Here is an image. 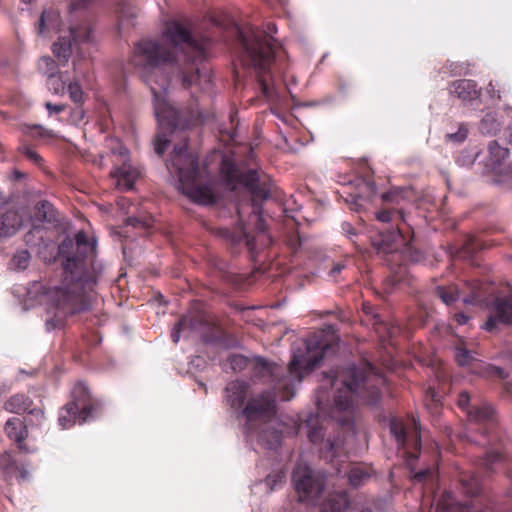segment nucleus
<instances>
[{
    "instance_id": "5701e85b",
    "label": "nucleus",
    "mask_w": 512,
    "mask_h": 512,
    "mask_svg": "<svg viewBox=\"0 0 512 512\" xmlns=\"http://www.w3.org/2000/svg\"><path fill=\"white\" fill-rule=\"evenodd\" d=\"M502 127V122L498 119L497 114L488 112L482 118L479 124V130L485 135H496Z\"/></svg>"
},
{
    "instance_id": "2eb2a0df",
    "label": "nucleus",
    "mask_w": 512,
    "mask_h": 512,
    "mask_svg": "<svg viewBox=\"0 0 512 512\" xmlns=\"http://www.w3.org/2000/svg\"><path fill=\"white\" fill-rule=\"evenodd\" d=\"M7 437L16 442L20 449L25 448V439L28 436V428L25 422L18 417H11L4 426Z\"/></svg>"
},
{
    "instance_id": "774afa93",
    "label": "nucleus",
    "mask_w": 512,
    "mask_h": 512,
    "mask_svg": "<svg viewBox=\"0 0 512 512\" xmlns=\"http://www.w3.org/2000/svg\"><path fill=\"white\" fill-rule=\"evenodd\" d=\"M507 139L508 142L512 145V123L507 127Z\"/></svg>"
},
{
    "instance_id": "e2e57ef3",
    "label": "nucleus",
    "mask_w": 512,
    "mask_h": 512,
    "mask_svg": "<svg viewBox=\"0 0 512 512\" xmlns=\"http://www.w3.org/2000/svg\"><path fill=\"white\" fill-rule=\"evenodd\" d=\"M344 268V265L341 263H337L333 266V268L330 270V275L334 276L338 273H340Z\"/></svg>"
},
{
    "instance_id": "7c9ffc66",
    "label": "nucleus",
    "mask_w": 512,
    "mask_h": 512,
    "mask_svg": "<svg viewBox=\"0 0 512 512\" xmlns=\"http://www.w3.org/2000/svg\"><path fill=\"white\" fill-rule=\"evenodd\" d=\"M38 69L41 73L45 74L47 77L52 76L53 74L58 73L57 64L53 58L50 56H43L38 61Z\"/></svg>"
},
{
    "instance_id": "bf43d9fd",
    "label": "nucleus",
    "mask_w": 512,
    "mask_h": 512,
    "mask_svg": "<svg viewBox=\"0 0 512 512\" xmlns=\"http://www.w3.org/2000/svg\"><path fill=\"white\" fill-rule=\"evenodd\" d=\"M487 92L490 94L491 97H496L497 99H500V91L496 89V86L493 82H490L487 86Z\"/></svg>"
},
{
    "instance_id": "39448f33",
    "label": "nucleus",
    "mask_w": 512,
    "mask_h": 512,
    "mask_svg": "<svg viewBox=\"0 0 512 512\" xmlns=\"http://www.w3.org/2000/svg\"><path fill=\"white\" fill-rule=\"evenodd\" d=\"M171 165L176 169L179 189L190 200L201 205L215 202V195L211 184H202V175L198 167L197 158L187 152V142L174 147Z\"/></svg>"
},
{
    "instance_id": "3c124183",
    "label": "nucleus",
    "mask_w": 512,
    "mask_h": 512,
    "mask_svg": "<svg viewBox=\"0 0 512 512\" xmlns=\"http://www.w3.org/2000/svg\"><path fill=\"white\" fill-rule=\"evenodd\" d=\"M432 476V472L429 470V469H426V470H420L418 472H416L414 475H413V480L415 482H423L425 481L428 477H431Z\"/></svg>"
},
{
    "instance_id": "9d476101",
    "label": "nucleus",
    "mask_w": 512,
    "mask_h": 512,
    "mask_svg": "<svg viewBox=\"0 0 512 512\" xmlns=\"http://www.w3.org/2000/svg\"><path fill=\"white\" fill-rule=\"evenodd\" d=\"M276 414V400L272 393L265 392L252 397L242 409L248 420L270 419Z\"/></svg>"
},
{
    "instance_id": "de8ad7c7",
    "label": "nucleus",
    "mask_w": 512,
    "mask_h": 512,
    "mask_svg": "<svg viewBox=\"0 0 512 512\" xmlns=\"http://www.w3.org/2000/svg\"><path fill=\"white\" fill-rule=\"evenodd\" d=\"M400 191L399 190H391L382 195V199L387 202L399 203Z\"/></svg>"
},
{
    "instance_id": "2f4dec72",
    "label": "nucleus",
    "mask_w": 512,
    "mask_h": 512,
    "mask_svg": "<svg viewBox=\"0 0 512 512\" xmlns=\"http://www.w3.org/2000/svg\"><path fill=\"white\" fill-rule=\"evenodd\" d=\"M369 478L368 473L358 467H354L349 471L348 480L353 487L362 485Z\"/></svg>"
},
{
    "instance_id": "6e6d98bb",
    "label": "nucleus",
    "mask_w": 512,
    "mask_h": 512,
    "mask_svg": "<svg viewBox=\"0 0 512 512\" xmlns=\"http://www.w3.org/2000/svg\"><path fill=\"white\" fill-rule=\"evenodd\" d=\"M415 446H420V424L413 419Z\"/></svg>"
},
{
    "instance_id": "423d86ee",
    "label": "nucleus",
    "mask_w": 512,
    "mask_h": 512,
    "mask_svg": "<svg viewBox=\"0 0 512 512\" xmlns=\"http://www.w3.org/2000/svg\"><path fill=\"white\" fill-rule=\"evenodd\" d=\"M328 348V344L320 343L316 336L304 341L303 348H298L290 361V378L295 375L301 381L319 365Z\"/></svg>"
},
{
    "instance_id": "473e14b6",
    "label": "nucleus",
    "mask_w": 512,
    "mask_h": 512,
    "mask_svg": "<svg viewBox=\"0 0 512 512\" xmlns=\"http://www.w3.org/2000/svg\"><path fill=\"white\" fill-rule=\"evenodd\" d=\"M455 360L458 365L465 367L469 366L475 358L466 348L458 346L455 348Z\"/></svg>"
},
{
    "instance_id": "a18cd8bd",
    "label": "nucleus",
    "mask_w": 512,
    "mask_h": 512,
    "mask_svg": "<svg viewBox=\"0 0 512 512\" xmlns=\"http://www.w3.org/2000/svg\"><path fill=\"white\" fill-rule=\"evenodd\" d=\"M502 459L501 454L498 452H489L486 454L485 458L483 459V465L487 469H492V465Z\"/></svg>"
},
{
    "instance_id": "338daca9",
    "label": "nucleus",
    "mask_w": 512,
    "mask_h": 512,
    "mask_svg": "<svg viewBox=\"0 0 512 512\" xmlns=\"http://www.w3.org/2000/svg\"><path fill=\"white\" fill-rule=\"evenodd\" d=\"M25 177V174L19 170H14L12 174L13 180H20Z\"/></svg>"
},
{
    "instance_id": "f03ea898",
    "label": "nucleus",
    "mask_w": 512,
    "mask_h": 512,
    "mask_svg": "<svg viewBox=\"0 0 512 512\" xmlns=\"http://www.w3.org/2000/svg\"><path fill=\"white\" fill-rule=\"evenodd\" d=\"M59 255L65 260L63 279L59 286L45 292L47 301L56 309L54 319H47L48 329L57 327L67 315L88 310L93 299L97 275L92 269L95 243L80 231L75 238H66L59 246Z\"/></svg>"
},
{
    "instance_id": "f704fd0d",
    "label": "nucleus",
    "mask_w": 512,
    "mask_h": 512,
    "mask_svg": "<svg viewBox=\"0 0 512 512\" xmlns=\"http://www.w3.org/2000/svg\"><path fill=\"white\" fill-rule=\"evenodd\" d=\"M249 190L252 194L253 209H260L259 202L269 197L268 190L259 184Z\"/></svg>"
},
{
    "instance_id": "13d9d810",
    "label": "nucleus",
    "mask_w": 512,
    "mask_h": 512,
    "mask_svg": "<svg viewBox=\"0 0 512 512\" xmlns=\"http://www.w3.org/2000/svg\"><path fill=\"white\" fill-rule=\"evenodd\" d=\"M470 401V396L467 392H462L460 395H459V400H458V404L460 407L464 408L468 405Z\"/></svg>"
},
{
    "instance_id": "393cba45",
    "label": "nucleus",
    "mask_w": 512,
    "mask_h": 512,
    "mask_svg": "<svg viewBox=\"0 0 512 512\" xmlns=\"http://www.w3.org/2000/svg\"><path fill=\"white\" fill-rule=\"evenodd\" d=\"M305 425L307 428V435L311 442L318 443L323 440V428L319 423V418L317 415H309L305 421Z\"/></svg>"
},
{
    "instance_id": "864d4df0",
    "label": "nucleus",
    "mask_w": 512,
    "mask_h": 512,
    "mask_svg": "<svg viewBox=\"0 0 512 512\" xmlns=\"http://www.w3.org/2000/svg\"><path fill=\"white\" fill-rule=\"evenodd\" d=\"M256 368L259 369V372L266 373L271 371V365L266 362L264 359H259L256 362Z\"/></svg>"
},
{
    "instance_id": "69168bd1",
    "label": "nucleus",
    "mask_w": 512,
    "mask_h": 512,
    "mask_svg": "<svg viewBox=\"0 0 512 512\" xmlns=\"http://www.w3.org/2000/svg\"><path fill=\"white\" fill-rule=\"evenodd\" d=\"M364 185H365V187L367 188V190L369 191L370 194H375L376 193V187H375V184L373 182L365 181Z\"/></svg>"
},
{
    "instance_id": "58836bf2",
    "label": "nucleus",
    "mask_w": 512,
    "mask_h": 512,
    "mask_svg": "<svg viewBox=\"0 0 512 512\" xmlns=\"http://www.w3.org/2000/svg\"><path fill=\"white\" fill-rule=\"evenodd\" d=\"M468 128L465 124H461L458 130L454 133H448L446 138L454 143L463 142L468 136Z\"/></svg>"
},
{
    "instance_id": "cd10ccee",
    "label": "nucleus",
    "mask_w": 512,
    "mask_h": 512,
    "mask_svg": "<svg viewBox=\"0 0 512 512\" xmlns=\"http://www.w3.org/2000/svg\"><path fill=\"white\" fill-rule=\"evenodd\" d=\"M47 78V85L54 94H65L67 84L64 80V74L62 72H58L52 76H48Z\"/></svg>"
},
{
    "instance_id": "f257e3e1",
    "label": "nucleus",
    "mask_w": 512,
    "mask_h": 512,
    "mask_svg": "<svg viewBox=\"0 0 512 512\" xmlns=\"http://www.w3.org/2000/svg\"><path fill=\"white\" fill-rule=\"evenodd\" d=\"M181 52L187 60L200 61L205 57L203 43L191 35L190 23L173 20L166 24L161 41L142 40L135 45L133 63L144 73V79L153 94L154 113L160 131L154 139V148L162 155L170 142L169 134L181 126L177 110L165 98L169 86L167 77L156 78V70L173 64Z\"/></svg>"
},
{
    "instance_id": "8fccbe9b",
    "label": "nucleus",
    "mask_w": 512,
    "mask_h": 512,
    "mask_svg": "<svg viewBox=\"0 0 512 512\" xmlns=\"http://www.w3.org/2000/svg\"><path fill=\"white\" fill-rule=\"evenodd\" d=\"M253 214L256 219V229L261 233L264 232L266 227L260 209H256V212L255 209H253Z\"/></svg>"
},
{
    "instance_id": "a878e982",
    "label": "nucleus",
    "mask_w": 512,
    "mask_h": 512,
    "mask_svg": "<svg viewBox=\"0 0 512 512\" xmlns=\"http://www.w3.org/2000/svg\"><path fill=\"white\" fill-rule=\"evenodd\" d=\"M282 434L275 430L268 428L260 434V442L268 449L276 450L282 443Z\"/></svg>"
},
{
    "instance_id": "c03bdc74",
    "label": "nucleus",
    "mask_w": 512,
    "mask_h": 512,
    "mask_svg": "<svg viewBox=\"0 0 512 512\" xmlns=\"http://www.w3.org/2000/svg\"><path fill=\"white\" fill-rule=\"evenodd\" d=\"M128 225H131L133 227H142V228H148L151 226L152 218L151 217H129L126 220Z\"/></svg>"
},
{
    "instance_id": "e433bc0d",
    "label": "nucleus",
    "mask_w": 512,
    "mask_h": 512,
    "mask_svg": "<svg viewBox=\"0 0 512 512\" xmlns=\"http://www.w3.org/2000/svg\"><path fill=\"white\" fill-rule=\"evenodd\" d=\"M194 319L190 317H183L179 320V322L175 325L174 330L172 331L171 338L174 343H177L180 339V332L185 330L187 327H191L193 325Z\"/></svg>"
},
{
    "instance_id": "b1692460",
    "label": "nucleus",
    "mask_w": 512,
    "mask_h": 512,
    "mask_svg": "<svg viewBox=\"0 0 512 512\" xmlns=\"http://www.w3.org/2000/svg\"><path fill=\"white\" fill-rule=\"evenodd\" d=\"M488 150L489 162L493 169L499 168L509 154V150L500 146L497 141H491L489 143Z\"/></svg>"
},
{
    "instance_id": "ea45409f",
    "label": "nucleus",
    "mask_w": 512,
    "mask_h": 512,
    "mask_svg": "<svg viewBox=\"0 0 512 512\" xmlns=\"http://www.w3.org/2000/svg\"><path fill=\"white\" fill-rule=\"evenodd\" d=\"M128 149L122 146L120 143H117L116 147L112 148V154L117 159L115 160L116 165L121 164L123 161H129L128 159Z\"/></svg>"
},
{
    "instance_id": "a19ab883",
    "label": "nucleus",
    "mask_w": 512,
    "mask_h": 512,
    "mask_svg": "<svg viewBox=\"0 0 512 512\" xmlns=\"http://www.w3.org/2000/svg\"><path fill=\"white\" fill-rule=\"evenodd\" d=\"M461 484L466 494L475 495L478 491V481L475 477L469 479L462 478Z\"/></svg>"
},
{
    "instance_id": "a211bd4d",
    "label": "nucleus",
    "mask_w": 512,
    "mask_h": 512,
    "mask_svg": "<svg viewBox=\"0 0 512 512\" xmlns=\"http://www.w3.org/2000/svg\"><path fill=\"white\" fill-rule=\"evenodd\" d=\"M348 506V495L345 492H338L329 495L321 504L320 512H344Z\"/></svg>"
},
{
    "instance_id": "0e129e2a",
    "label": "nucleus",
    "mask_w": 512,
    "mask_h": 512,
    "mask_svg": "<svg viewBox=\"0 0 512 512\" xmlns=\"http://www.w3.org/2000/svg\"><path fill=\"white\" fill-rule=\"evenodd\" d=\"M455 319L459 324H465L468 321V317L464 313H457Z\"/></svg>"
},
{
    "instance_id": "0eeeda50",
    "label": "nucleus",
    "mask_w": 512,
    "mask_h": 512,
    "mask_svg": "<svg viewBox=\"0 0 512 512\" xmlns=\"http://www.w3.org/2000/svg\"><path fill=\"white\" fill-rule=\"evenodd\" d=\"M72 396L73 400L67 403L59 413L58 421L63 429L73 426L77 418L80 419V423H83L92 415L93 405L84 384H77L72 391Z\"/></svg>"
},
{
    "instance_id": "6ab92c4d",
    "label": "nucleus",
    "mask_w": 512,
    "mask_h": 512,
    "mask_svg": "<svg viewBox=\"0 0 512 512\" xmlns=\"http://www.w3.org/2000/svg\"><path fill=\"white\" fill-rule=\"evenodd\" d=\"M74 42L70 36H61L53 44L52 51L55 57L62 63H67L71 54Z\"/></svg>"
},
{
    "instance_id": "bb28decb",
    "label": "nucleus",
    "mask_w": 512,
    "mask_h": 512,
    "mask_svg": "<svg viewBox=\"0 0 512 512\" xmlns=\"http://www.w3.org/2000/svg\"><path fill=\"white\" fill-rule=\"evenodd\" d=\"M478 249H480V244L472 236H469L461 246L455 249L454 253L465 259L471 257Z\"/></svg>"
},
{
    "instance_id": "603ef678",
    "label": "nucleus",
    "mask_w": 512,
    "mask_h": 512,
    "mask_svg": "<svg viewBox=\"0 0 512 512\" xmlns=\"http://www.w3.org/2000/svg\"><path fill=\"white\" fill-rule=\"evenodd\" d=\"M45 107L49 111L50 114L52 113H60L65 109V105L63 104H52L51 102H46Z\"/></svg>"
},
{
    "instance_id": "c9c22d12",
    "label": "nucleus",
    "mask_w": 512,
    "mask_h": 512,
    "mask_svg": "<svg viewBox=\"0 0 512 512\" xmlns=\"http://www.w3.org/2000/svg\"><path fill=\"white\" fill-rule=\"evenodd\" d=\"M66 90L69 93L70 99L78 104L83 101V91L77 80H74L68 84Z\"/></svg>"
},
{
    "instance_id": "aec40b11",
    "label": "nucleus",
    "mask_w": 512,
    "mask_h": 512,
    "mask_svg": "<svg viewBox=\"0 0 512 512\" xmlns=\"http://www.w3.org/2000/svg\"><path fill=\"white\" fill-rule=\"evenodd\" d=\"M468 419L476 423H491L494 421V410L488 404L473 405L468 411Z\"/></svg>"
},
{
    "instance_id": "1a4fd4ad",
    "label": "nucleus",
    "mask_w": 512,
    "mask_h": 512,
    "mask_svg": "<svg viewBox=\"0 0 512 512\" xmlns=\"http://www.w3.org/2000/svg\"><path fill=\"white\" fill-rule=\"evenodd\" d=\"M295 490L300 502L315 504L324 489V480L309 467H298L294 472Z\"/></svg>"
},
{
    "instance_id": "f8f14e48",
    "label": "nucleus",
    "mask_w": 512,
    "mask_h": 512,
    "mask_svg": "<svg viewBox=\"0 0 512 512\" xmlns=\"http://www.w3.org/2000/svg\"><path fill=\"white\" fill-rule=\"evenodd\" d=\"M497 322L512 324V296L495 300L493 314L488 318L484 327L486 330L492 331Z\"/></svg>"
},
{
    "instance_id": "dca6fc26",
    "label": "nucleus",
    "mask_w": 512,
    "mask_h": 512,
    "mask_svg": "<svg viewBox=\"0 0 512 512\" xmlns=\"http://www.w3.org/2000/svg\"><path fill=\"white\" fill-rule=\"evenodd\" d=\"M452 93H454L463 102H469L473 105L479 100L480 92L477 85L472 80H458L452 83Z\"/></svg>"
},
{
    "instance_id": "4d7b16f0",
    "label": "nucleus",
    "mask_w": 512,
    "mask_h": 512,
    "mask_svg": "<svg viewBox=\"0 0 512 512\" xmlns=\"http://www.w3.org/2000/svg\"><path fill=\"white\" fill-rule=\"evenodd\" d=\"M376 217L381 222H389L391 220V212L388 210H383L378 212Z\"/></svg>"
},
{
    "instance_id": "7ed1b4c3",
    "label": "nucleus",
    "mask_w": 512,
    "mask_h": 512,
    "mask_svg": "<svg viewBox=\"0 0 512 512\" xmlns=\"http://www.w3.org/2000/svg\"><path fill=\"white\" fill-rule=\"evenodd\" d=\"M327 378H331V386L336 382L341 383L334 398L332 416L342 426L352 425V407L355 402L376 405L380 401L381 394L377 385L383 382V379L372 371L370 364L351 367Z\"/></svg>"
},
{
    "instance_id": "72a5a7b5",
    "label": "nucleus",
    "mask_w": 512,
    "mask_h": 512,
    "mask_svg": "<svg viewBox=\"0 0 512 512\" xmlns=\"http://www.w3.org/2000/svg\"><path fill=\"white\" fill-rule=\"evenodd\" d=\"M390 431L400 445L405 444L407 438L406 428L400 421L392 420L390 423Z\"/></svg>"
},
{
    "instance_id": "5fc2aeb1",
    "label": "nucleus",
    "mask_w": 512,
    "mask_h": 512,
    "mask_svg": "<svg viewBox=\"0 0 512 512\" xmlns=\"http://www.w3.org/2000/svg\"><path fill=\"white\" fill-rule=\"evenodd\" d=\"M0 466L5 467L9 471L11 469V467L13 466L11 455L4 454L0 458Z\"/></svg>"
},
{
    "instance_id": "20e7f679",
    "label": "nucleus",
    "mask_w": 512,
    "mask_h": 512,
    "mask_svg": "<svg viewBox=\"0 0 512 512\" xmlns=\"http://www.w3.org/2000/svg\"><path fill=\"white\" fill-rule=\"evenodd\" d=\"M238 36L243 47L244 66L254 70L263 94L268 96L269 80L272 79L275 62V49L272 44L275 39L253 29L247 32L239 30Z\"/></svg>"
},
{
    "instance_id": "09e8293b",
    "label": "nucleus",
    "mask_w": 512,
    "mask_h": 512,
    "mask_svg": "<svg viewBox=\"0 0 512 512\" xmlns=\"http://www.w3.org/2000/svg\"><path fill=\"white\" fill-rule=\"evenodd\" d=\"M198 77H199V69L198 68H196L195 73H192L190 75H188L184 72L183 77H182L183 86L186 88L190 87L194 83L196 78H198Z\"/></svg>"
},
{
    "instance_id": "f3484780",
    "label": "nucleus",
    "mask_w": 512,
    "mask_h": 512,
    "mask_svg": "<svg viewBox=\"0 0 512 512\" xmlns=\"http://www.w3.org/2000/svg\"><path fill=\"white\" fill-rule=\"evenodd\" d=\"M22 225L20 215L9 210L0 217V237H10L14 235Z\"/></svg>"
},
{
    "instance_id": "79ce46f5",
    "label": "nucleus",
    "mask_w": 512,
    "mask_h": 512,
    "mask_svg": "<svg viewBox=\"0 0 512 512\" xmlns=\"http://www.w3.org/2000/svg\"><path fill=\"white\" fill-rule=\"evenodd\" d=\"M228 361L231 369L234 371L243 370L247 365V359L241 355H232Z\"/></svg>"
},
{
    "instance_id": "4468645a",
    "label": "nucleus",
    "mask_w": 512,
    "mask_h": 512,
    "mask_svg": "<svg viewBox=\"0 0 512 512\" xmlns=\"http://www.w3.org/2000/svg\"><path fill=\"white\" fill-rule=\"evenodd\" d=\"M248 384L245 381H232L225 388L227 404L235 410H240L248 394Z\"/></svg>"
},
{
    "instance_id": "9b49d317",
    "label": "nucleus",
    "mask_w": 512,
    "mask_h": 512,
    "mask_svg": "<svg viewBox=\"0 0 512 512\" xmlns=\"http://www.w3.org/2000/svg\"><path fill=\"white\" fill-rule=\"evenodd\" d=\"M33 401L22 393H17L9 397L3 408L14 414H22L27 412L30 416L35 417L37 424H41L44 419V411L41 407H32Z\"/></svg>"
},
{
    "instance_id": "c85d7f7f",
    "label": "nucleus",
    "mask_w": 512,
    "mask_h": 512,
    "mask_svg": "<svg viewBox=\"0 0 512 512\" xmlns=\"http://www.w3.org/2000/svg\"><path fill=\"white\" fill-rule=\"evenodd\" d=\"M286 478V472L285 469L282 468L279 471H274L270 473L266 479L265 484L269 488V491H273L278 487H282L284 485Z\"/></svg>"
},
{
    "instance_id": "37998d69",
    "label": "nucleus",
    "mask_w": 512,
    "mask_h": 512,
    "mask_svg": "<svg viewBox=\"0 0 512 512\" xmlns=\"http://www.w3.org/2000/svg\"><path fill=\"white\" fill-rule=\"evenodd\" d=\"M242 181L244 184L251 189L252 187L259 184V175L255 170H250L244 175H242Z\"/></svg>"
},
{
    "instance_id": "c756f323",
    "label": "nucleus",
    "mask_w": 512,
    "mask_h": 512,
    "mask_svg": "<svg viewBox=\"0 0 512 512\" xmlns=\"http://www.w3.org/2000/svg\"><path fill=\"white\" fill-rule=\"evenodd\" d=\"M437 296L446 304L451 305L459 298V292L455 287H437L436 288Z\"/></svg>"
},
{
    "instance_id": "49530a36",
    "label": "nucleus",
    "mask_w": 512,
    "mask_h": 512,
    "mask_svg": "<svg viewBox=\"0 0 512 512\" xmlns=\"http://www.w3.org/2000/svg\"><path fill=\"white\" fill-rule=\"evenodd\" d=\"M20 151L34 163H38L41 160V157L32 148L28 146H22L20 148Z\"/></svg>"
},
{
    "instance_id": "4c0bfd02",
    "label": "nucleus",
    "mask_w": 512,
    "mask_h": 512,
    "mask_svg": "<svg viewBox=\"0 0 512 512\" xmlns=\"http://www.w3.org/2000/svg\"><path fill=\"white\" fill-rule=\"evenodd\" d=\"M29 261H30V254L26 250L17 252L12 259L13 264L18 269L27 268Z\"/></svg>"
},
{
    "instance_id": "052dcab7",
    "label": "nucleus",
    "mask_w": 512,
    "mask_h": 512,
    "mask_svg": "<svg viewBox=\"0 0 512 512\" xmlns=\"http://www.w3.org/2000/svg\"><path fill=\"white\" fill-rule=\"evenodd\" d=\"M45 18H46V13L43 12L41 15V18L39 20V26H38V33L41 35L45 33Z\"/></svg>"
},
{
    "instance_id": "6e6552de",
    "label": "nucleus",
    "mask_w": 512,
    "mask_h": 512,
    "mask_svg": "<svg viewBox=\"0 0 512 512\" xmlns=\"http://www.w3.org/2000/svg\"><path fill=\"white\" fill-rule=\"evenodd\" d=\"M372 246L378 254L383 256L400 252L413 262H417L421 258L420 253L414 250L409 242L404 241L402 229L399 227L396 230L379 233L372 239Z\"/></svg>"
},
{
    "instance_id": "680f3d73",
    "label": "nucleus",
    "mask_w": 512,
    "mask_h": 512,
    "mask_svg": "<svg viewBox=\"0 0 512 512\" xmlns=\"http://www.w3.org/2000/svg\"><path fill=\"white\" fill-rule=\"evenodd\" d=\"M243 236L246 241V245L252 250L254 249V238L250 237L246 231H243Z\"/></svg>"
},
{
    "instance_id": "412c9836",
    "label": "nucleus",
    "mask_w": 512,
    "mask_h": 512,
    "mask_svg": "<svg viewBox=\"0 0 512 512\" xmlns=\"http://www.w3.org/2000/svg\"><path fill=\"white\" fill-rule=\"evenodd\" d=\"M69 34L75 45L89 44L94 41L93 29L88 23H82L69 29Z\"/></svg>"
},
{
    "instance_id": "4be33fe9",
    "label": "nucleus",
    "mask_w": 512,
    "mask_h": 512,
    "mask_svg": "<svg viewBox=\"0 0 512 512\" xmlns=\"http://www.w3.org/2000/svg\"><path fill=\"white\" fill-rule=\"evenodd\" d=\"M35 217L40 222L56 224L58 222V214L53 205L48 201H40L35 206Z\"/></svg>"
},
{
    "instance_id": "ddd939ff",
    "label": "nucleus",
    "mask_w": 512,
    "mask_h": 512,
    "mask_svg": "<svg viewBox=\"0 0 512 512\" xmlns=\"http://www.w3.org/2000/svg\"><path fill=\"white\" fill-rule=\"evenodd\" d=\"M139 175V170L129 161H123L111 172V176L116 179V185L124 190L132 189Z\"/></svg>"
}]
</instances>
